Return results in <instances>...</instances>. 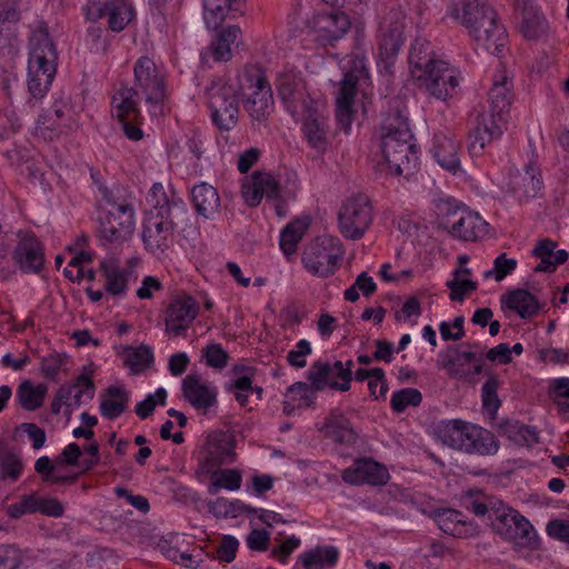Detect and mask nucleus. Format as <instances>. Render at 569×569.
<instances>
[{"label": "nucleus", "instance_id": "nucleus-27", "mask_svg": "<svg viewBox=\"0 0 569 569\" xmlns=\"http://www.w3.org/2000/svg\"><path fill=\"white\" fill-rule=\"evenodd\" d=\"M450 378L467 379L482 371V355L471 350H456L455 357L440 363Z\"/></svg>", "mask_w": 569, "mask_h": 569}, {"label": "nucleus", "instance_id": "nucleus-13", "mask_svg": "<svg viewBox=\"0 0 569 569\" xmlns=\"http://www.w3.org/2000/svg\"><path fill=\"white\" fill-rule=\"evenodd\" d=\"M460 72L443 60L433 62L419 79L426 91L437 100L446 101L458 93Z\"/></svg>", "mask_w": 569, "mask_h": 569}, {"label": "nucleus", "instance_id": "nucleus-44", "mask_svg": "<svg viewBox=\"0 0 569 569\" xmlns=\"http://www.w3.org/2000/svg\"><path fill=\"white\" fill-rule=\"evenodd\" d=\"M308 218H300L288 223L280 234V248L288 257L296 252L298 243L309 228Z\"/></svg>", "mask_w": 569, "mask_h": 569}, {"label": "nucleus", "instance_id": "nucleus-20", "mask_svg": "<svg viewBox=\"0 0 569 569\" xmlns=\"http://www.w3.org/2000/svg\"><path fill=\"white\" fill-rule=\"evenodd\" d=\"M505 120L482 111L468 133V150L472 156L482 154L485 148L502 134Z\"/></svg>", "mask_w": 569, "mask_h": 569}, {"label": "nucleus", "instance_id": "nucleus-29", "mask_svg": "<svg viewBox=\"0 0 569 569\" xmlns=\"http://www.w3.org/2000/svg\"><path fill=\"white\" fill-rule=\"evenodd\" d=\"M321 431L326 438L345 447L355 445L358 439V433L352 428L350 420L338 410L329 415Z\"/></svg>", "mask_w": 569, "mask_h": 569}, {"label": "nucleus", "instance_id": "nucleus-26", "mask_svg": "<svg viewBox=\"0 0 569 569\" xmlns=\"http://www.w3.org/2000/svg\"><path fill=\"white\" fill-rule=\"evenodd\" d=\"M77 389L74 395V407H79L82 405V398L91 400L94 396V385L92 380L87 376H79L76 381L71 385H62L52 402H51V412L58 415L61 410L62 405L67 407H72L71 403V393Z\"/></svg>", "mask_w": 569, "mask_h": 569}, {"label": "nucleus", "instance_id": "nucleus-17", "mask_svg": "<svg viewBox=\"0 0 569 569\" xmlns=\"http://www.w3.org/2000/svg\"><path fill=\"white\" fill-rule=\"evenodd\" d=\"M198 301L188 295H177L166 310V332L173 337L182 336L199 313Z\"/></svg>", "mask_w": 569, "mask_h": 569}, {"label": "nucleus", "instance_id": "nucleus-54", "mask_svg": "<svg viewBox=\"0 0 569 569\" xmlns=\"http://www.w3.org/2000/svg\"><path fill=\"white\" fill-rule=\"evenodd\" d=\"M286 398L297 402L298 408H307L313 403L316 390L310 385L298 381L288 388Z\"/></svg>", "mask_w": 569, "mask_h": 569}, {"label": "nucleus", "instance_id": "nucleus-34", "mask_svg": "<svg viewBox=\"0 0 569 569\" xmlns=\"http://www.w3.org/2000/svg\"><path fill=\"white\" fill-rule=\"evenodd\" d=\"M106 283L104 289L111 296H122L126 293L127 284L132 276V269H121L116 258L103 259L100 263Z\"/></svg>", "mask_w": 569, "mask_h": 569}, {"label": "nucleus", "instance_id": "nucleus-52", "mask_svg": "<svg viewBox=\"0 0 569 569\" xmlns=\"http://www.w3.org/2000/svg\"><path fill=\"white\" fill-rule=\"evenodd\" d=\"M70 128V123L58 121L53 118L51 112H47L46 114L40 116L37 120L36 132L44 139L52 140L63 133L66 129Z\"/></svg>", "mask_w": 569, "mask_h": 569}, {"label": "nucleus", "instance_id": "nucleus-57", "mask_svg": "<svg viewBox=\"0 0 569 569\" xmlns=\"http://www.w3.org/2000/svg\"><path fill=\"white\" fill-rule=\"evenodd\" d=\"M167 399V391L164 388H158L154 393L148 395L144 400L139 402L136 407V413L141 419H147L152 415L157 405L163 406Z\"/></svg>", "mask_w": 569, "mask_h": 569}, {"label": "nucleus", "instance_id": "nucleus-45", "mask_svg": "<svg viewBox=\"0 0 569 569\" xmlns=\"http://www.w3.org/2000/svg\"><path fill=\"white\" fill-rule=\"evenodd\" d=\"M339 557V551L335 547H317L303 552L300 557L305 569H326L333 567Z\"/></svg>", "mask_w": 569, "mask_h": 569}, {"label": "nucleus", "instance_id": "nucleus-39", "mask_svg": "<svg viewBox=\"0 0 569 569\" xmlns=\"http://www.w3.org/2000/svg\"><path fill=\"white\" fill-rule=\"evenodd\" d=\"M501 301L508 309L517 312L522 319L537 315L540 309L536 297L525 289L510 291Z\"/></svg>", "mask_w": 569, "mask_h": 569}, {"label": "nucleus", "instance_id": "nucleus-4", "mask_svg": "<svg viewBox=\"0 0 569 569\" xmlns=\"http://www.w3.org/2000/svg\"><path fill=\"white\" fill-rule=\"evenodd\" d=\"M208 107L214 126L222 131L232 130L239 121V97L241 84L238 74L234 78L213 80L207 89Z\"/></svg>", "mask_w": 569, "mask_h": 569}, {"label": "nucleus", "instance_id": "nucleus-56", "mask_svg": "<svg viewBox=\"0 0 569 569\" xmlns=\"http://www.w3.org/2000/svg\"><path fill=\"white\" fill-rule=\"evenodd\" d=\"M498 387L499 380L496 377H490L482 386V407L492 417L501 403L497 395Z\"/></svg>", "mask_w": 569, "mask_h": 569}, {"label": "nucleus", "instance_id": "nucleus-55", "mask_svg": "<svg viewBox=\"0 0 569 569\" xmlns=\"http://www.w3.org/2000/svg\"><path fill=\"white\" fill-rule=\"evenodd\" d=\"M422 401V395L418 389L405 388L395 392L391 397V408L396 412L405 411L409 406L417 407Z\"/></svg>", "mask_w": 569, "mask_h": 569}, {"label": "nucleus", "instance_id": "nucleus-23", "mask_svg": "<svg viewBox=\"0 0 569 569\" xmlns=\"http://www.w3.org/2000/svg\"><path fill=\"white\" fill-rule=\"evenodd\" d=\"M342 479L350 485L382 486L389 479L388 470L370 458L358 459L342 472Z\"/></svg>", "mask_w": 569, "mask_h": 569}, {"label": "nucleus", "instance_id": "nucleus-6", "mask_svg": "<svg viewBox=\"0 0 569 569\" xmlns=\"http://www.w3.org/2000/svg\"><path fill=\"white\" fill-rule=\"evenodd\" d=\"M238 77L241 94L251 91L244 101V109L253 124L261 126L272 111V91L267 78L256 68H244Z\"/></svg>", "mask_w": 569, "mask_h": 569}, {"label": "nucleus", "instance_id": "nucleus-48", "mask_svg": "<svg viewBox=\"0 0 569 569\" xmlns=\"http://www.w3.org/2000/svg\"><path fill=\"white\" fill-rule=\"evenodd\" d=\"M502 433L519 446H532L538 443L539 435L533 427L518 422H507L501 427Z\"/></svg>", "mask_w": 569, "mask_h": 569}, {"label": "nucleus", "instance_id": "nucleus-31", "mask_svg": "<svg viewBox=\"0 0 569 569\" xmlns=\"http://www.w3.org/2000/svg\"><path fill=\"white\" fill-rule=\"evenodd\" d=\"M186 399L196 408L207 410L216 402V389L199 375H189L182 382Z\"/></svg>", "mask_w": 569, "mask_h": 569}, {"label": "nucleus", "instance_id": "nucleus-38", "mask_svg": "<svg viewBox=\"0 0 569 569\" xmlns=\"http://www.w3.org/2000/svg\"><path fill=\"white\" fill-rule=\"evenodd\" d=\"M439 59L433 57L430 42L423 39H416L410 47L409 66L411 76L421 79L426 70Z\"/></svg>", "mask_w": 569, "mask_h": 569}, {"label": "nucleus", "instance_id": "nucleus-21", "mask_svg": "<svg viewBox=\"0 0 569 569\" xmlns=\"http://www.w3.org/2000/svg\"><path fill=\"white\" fill-rule=\"evenodd\" d=\"M19 242L12 252V259L24 273H38L44 263L43 249L31 233L19 232Z\"/></svg>", "mask_w": 569, "mask_h": 569}, {"label": "nucleus", "instance_id": "nucleus-36", "mask_svg": "<svg viewBox=\"0 0 569 569\" xmlns=\"http://www.w3.org/2000/svg\"><path fill=\"white\" fill-rule=\"evenodd\" d=\"M432 153L442 168L457 172L460 167L459 142L453 137L436 134Z\"/></svg>", "mask_w": 569, "mask_h": 569}, {"label": "nucleus", "instance_id": "nucleus-43", "mask_svg": "<svg viewBox=\"0 0 569 569\" xmlns=\"http://www.w3.org/2000/svg\"><path fill=\"white\" fill-rule=\"evenodd\" d=\"M108 26L112 31H121L133 19L134 10L128 0H110L106 3Z\"/></svg>", "mask_w": 569, "mask_h": 569}, {"label": "nucleus", "instance_id": "nucleus-37", "mask_svg": "<svg viewBox=\"0 0 569 569\" xmlns=\"http://www.w3.org/2000/svg\"><path fill=\"white\" fill-rule=\"evenodd\" d=\"M197 212L206 219L213 218L220 209V196L214 187L207 182L196 184L191 191Z\"/></svg>", "mask_w": 569, "mask_h": 569}, {"label": "nucleus", "instance_id": "nucleus-42", "mask_svg": "<svg viewBox=\"0 0 569 569\" xmlns=\"http://www.w3.org/2000/svg\"><path fill=\"white\" fill-rule=\"evenodd\" d=\"M128 402L129 393L123 387H109L101 399L100 412L104 418L113 420L127 410Z\"/></svg>", "mask_w": 569, "mask_h": 569}, {"label": "nucleus", "instance_id": "nucleus-62", "mask_svg": "<svg viewBox=\"0 0 569 569\" xmlns=\"http://www.w3.org/2000/svg\"><path fill=\"white\" fill-rule=\"evenodd\" d=\"M207 558L209 553L194 548L191 552L182 551L178 565L191 569H210Z\"/></svg>", "mask_w": 569, "mask_h": 569}, {"label": "nucleus", "instance_id": "nucleus-2", "mask_svg": "<svg viewBox=\"0 0 569 569\" xmlns=\"http://www.w3.org/2000/svg\"><path fill=\"white\" fill-rule=\"evenodd\" d=\"M57 52L47 29L34 30L30 38L28 90L31 99L41 100L56 74Z\"/></svg>", "mask_w": 569, "mask_h": 569}, {"label": "nucleus", "instance_id": "nucleus-8", "mask_svg": "<svg viewBox=\"0 0 569 569\" xmlns=\"http://www.w3.org/2000/svg\"><path fill=\"white\" fill-rule=\"evenodd\" d=\"M406 14L400 9H392L383 16L378 29V63L391 73L398 53L405 40Z\"/></svg>", "mask_w": 569, "mask_h": 569}, {"label": "nucleus", "instance_id": "nucleus-14", "mask_svg": "<svg viewBox=\"0 0 569 569\" xmlns=\"http://www.w3.org/2000/svg\"><path fill=\"white\" fill-rule=\"evenodd\" d=\"M134 84L146 102L159 108L166 99L164 76L148 57H141L134 66Z\"/></svg>", "mask_w": 569, "mask_h": 569}, {"label": "nucleus", "instance_id": "nucleus-51", "mask_svg": "<svg viewBox=\"0 0 569 569\" xmlns=\"http://www.w3.org/2000/svg\"><path fill=\"white\" fill-rule=\"evenodd\" d=\"M153 362V355L149 347L140 346L130 351L124 357V365L133 375L140 373L148 369Z\"/></svg>", "mask_w": 569, "mask_h": 569}, {"label": "nucleus", "instance_id": "nucleus-11", "mask_svg": "<svg viewBox=\"0 0 569 569\" xmlns=\"http://www.w3.org/2000/svg\"><path fill=\"white\" fill-rule=\"evenodd\" d=\"M491 527L503 539L521 546H531L537 538L528 519L517 510L498 502L490 512Z\"/></svg>", "mask_w": 569, "mask_h": 569}, {"label": "nucleus", "instance_id": "nucleus-61", "mask_svg": "<svg viewBox=\"0 0 569 569\" xmlns=\"http://www.w3.org/2000/svg\"><path fill=\"white\" fill-rule=\"evenodd\" d=\"M332 372V368H330V363L316 361L310 367L307 378L310 381V386L316 391H321L327 387L326 373Z\"/></svg>", "mask_w": 569, "mask_h": 569}, {"label": "nucleus", "instance_id": "nucleus-22", "mask_svg": "<svg viewBox=\"0 0 569 569\" xmlns=\"http://www.w3.org/2000/svg\"><path fill=\"white\" fill-rule=\"evenodd\" d=\"M512 87V78L508 71L505 68L500 69L492 78V86L488 93V109L483 111L506 121L513 98Z\"/></svg>", "mask_w": 569, "mask_h": 569}, {"label": "nucleus", "instance_id": "nucleus-12", "mask_svg": "<svg viewBox=\"0 0 569 569\" xmlns=\"http://www.w3.org/2000/svg\"><path fill=\"white\" fill-rule=\"evenodd\" d=\"M373 218L372 207L367 197L349 198L340 208L338 227L341 234L350 240H359L369 229Z\"/></svg>", "mask_w": 569, "mask_h": 569}, {"label": "nucleus", "instance_id": "nucleus-49", "mask_svg": "<svg viewBox=\"0 0 569 569\" xmlns=\"http://www.w3.org/2000/svg\"><path fill=\"white\" fill-rule=\"evenodd\" d=\"M212 481L208 488L210 495H216L220 489L230 491L238 490L241 487L242 477L237 469H221L212 475Z\"/></svg>", "mask_w": 569, "mask_h": 569}, {"label": "nucleus", "instance_id": "nucleus-59", "mask_svg": "<svg viewBox=\"0 0 569 569\" xmlns=\"http://www.w3.org/2000/svg\"><path fill=\"white\" fill-rule=\"evenodd\" d=\"M446 286L450 289L449 298L451 301L462 302L467 295L477 290V283L470 279H451Z\"/></svg>", "mask_w": 569, "mask_h": 569}, {"label": "nucleus", "instance_id": "nucleus-5", "mask_svg": "<svg viewBox=\"0 0 569 569\" xmlns=\"http://www.w3.org/2000/svg\"><path fill=\"white\" fill-rule=\"evenodd\" d=\"M102 198L110 209L100 217V237L108 242L117 243L129 240L136 224V210L131 198H119L109 189L103 190Z\"/></svg>", "mask_w": 569, "mask_h": 569}, {"label": "nucleus", "instance_id": "nucleus-1", "mask_svg": "<svg viewBox=\"0 0 569 569\" xmlns=\"http://www.w3.org/2000/svg\"><path fill=\"white\" fill-rule=\"evenodd\" d=\"M381 151L391 174H410L417 166V148L408 121L399 112L383 123Z\"/></svg>", "mask_w": 569, "mask_h": 569}, {"label": "nucleus", "instance_id": "nucleus-24", "mask_svg": "<svg viewBox=\"0 0 569 569\" xmlns=\"http://www.w3.org/2000/svg\"><path fill=\"white\" fill-rule=\"evenodd\" d=\"M20 14L17 8L8 0L0 2V58L8 57L9 62L19 51V42L14 30Z\"/></svg>", "mask_w": 569, "mask_h": 569}, {"label": "nucleus", "instance_id": "nucleus-25", "mask_svg": "<svg viewBox=\"0 0 569 569\" xmlns=\"http://www.w3.org/2000/svg\"><path fill=\"white\" fill-rule=\"evenodd\" d=\"M241 29L231 24L221 29L211 43L201 52V61L209 64L210 60L214 62H227L232 59V44H238L241 40Z\"/></svg>", "mask_w": 569, "mask_h": 569}, {"label": "nucleus", "instance_id": "nucleus-30", "mask_svg": "<svg viewBox=\"0 0 569 569\" xmlns=\"http://www.w3.org/2000/svg\"><path fill=\"white\" fill-rule=\"evenodd\" d=\"M243 0H203V20L208 29H217L227 18L242 14Z\"/></svg>", "mask_w": 569, "mask_h": 569}, {"label": "nucleus", "instance_id": "nucleus-32", "mask_svg": "<svg viewBox=\"0 0 569 569\" xmlns=\"http://www.w3.org/2000/svg\"><path fill=\"white\" fill-rule=\"evenodd\" d=\"M450 232L466 241H475L488 232V223L477 212L462 210Z\"/></svg>", "mask_w": 569, "mask_h": 569}, {"label": "nucleus", "instance_id": "nucleus-64", "mask_svg": "<svg viewBox=\"0 0 569 569\" xmlns=\"http://www.w3.org/2000/svg\"><path fill=\"white\" fill-rule=\"evenodd\" d=\"M67 357L59 353H50L41 361V372L46 378L53 379L66 363Z\"/></svg>", "mask_w": 569, "mask_h": 569}, {"label": "nucleus", "instance_id": "nucleus-50", "mask_svg": "<svg viewBox=\"0 0 569 569\" xmlns=\"http://www.w3.org/2000/svg\"><path fill=\"white\" fill-rule=\"evenodd\" d=\"M521 32L527 39L540 40L548 36L549 26L542 14L528 11L523 17Z\"/></svg>", "mask_w": 569, "mask_h": 569}, {"label": "nucleus", "instance_id": "nucleus-47", "mask_svg": "<svg viewBox=\"0 0 569 569\" xmlns=\"http://www.w3.org/2000/svg\"><path fill=\"white\" fill-rule=\"evenodd\" d=\"M47 386H33L30 381H23L17 392L20 406L29 411L40 408L47 393Z\"/></svg>", "mask_w": 569, "mask_h": 569}, {"label": "nucleus", "instance_id": "nucleus-15", "mask_svg": "<svg viewBox=\"0 0 569 569\" xmlns=\"http://www.w3.org/2000/svg\"><path fill=\"white\" fill-rule=\"evenodd\" d=\"M292 117L301 122V131L308 146L318 153H323L330 142V126L320 109V103L316 102Z\"/></svg>", "mask_w": 569, "mask_h": 569}, {"label": "nucleus", "instance_id": "nucleus-3", "mask_svg": "<svg viewBox=\"0 0 569 569\" xmlns=\"http://www.w3.org/2000/svg\"><path fill=\"white\" fill-rule=\"evenodd\" d=\"M435 432L443 445L468 453L483 456L498 451V443L491 432L459 419L442 421Z\"/></svg>", "mask_w": 569, "mask_h": 569}, {"label": "nucleus", "instance_id": "nucleus-46", "mask_svg": "<svg viewBox=\"0 0 569 569\" xmlns=\"http://www.w3.org/2000/svg\"><path fill=\"white\" fill-rule=\"evenodd\" d=\"M24 470V462L20 452L6 450L0 453V481L13 483L18 481Z\"/></svg>", "mask_w": 569, "mask_h": 569}, {"label": "nucleus", "instance_id": "nucleus-7", "mask_svg": "<svg viewBox=\"0 0 569 569\" xmlns=\"http://www.w3.org/2000/svg\"><path fill=\"white\" fill-rule=\"evenodd\" d=\"M188 218L184 208H167L151 213L144 221L142 240L146 249L157 256L164 253L172 243L173 231Z\"/></svg>", "mask_w": 569, "mask_h": 569}, {"label": "nucleus", "instance_id": "nucleus-41", "mask_svg": "<svg viewBox=\"0 0 569 569\" xmlns=\"http://www.w3.org/2000/svg\"><path fill=\"white\" fill-rule=\"evenodd\" d=\"M138 91L133 88H120L112 97V110L118 120L138 118Z\"/></svg>", "mask_w": 569, "mask_h": 569}, {"label": "nucleus", "instance_id": "nucleus-10", "mask_svg": "<svg viewBox=\"0 0 569 569\" xmlns=\"http://www.w3.org/2000/svg\"><path fill=\"white\" fill-rule=\"evenodd\" d=\"M350 62V68L345 72L339 83V91L336 98V117L346 132L349 131L352 123L358 86L361 81H367L369 78L363 59L355 58Z\"/></svg>", "mask_w": 569, "mask_h": 569}, {"label": "nucleus", "instance_id": "nucleus-40", "mask_svg": "<svg viewBox=\"0 0 569 569\" xmlns=\"http://www.w3.org/2000/svg\"><path fill=\"white\" fill-rule=\"evenodd\" d=\"M252 176L259 188L261 200L266 197L268 201L274 202L278 214L283 216L282 206L278 202H284L289 198H293L295 194H282L279 182L270 172L258 170Z\"/></svg>", "mask_w": 569, "mask_h": 569}, {"label": "nucleus", "instance_id": "nucleus-63", "mask_svg": "<svg viewBox=\"0 0 569 569\" xmlns=\"http://www.w3.org/2000/svg\"><path fill=\"white\" fill-rule=\"evenodd\" d=\"M206 363L216 369H222L228 365L229 356L219 343H212L203 349Z\"/></svg>", "mask_w": 569, "mask_h": 569}, {"label": "nucleus", "instance_id": "nucleus-53", "mask_svg": "<svg viewBox=\"0 0 569 569\" xmlns=\"http://www.w3.org/2000/svg\"><path fill=\"white\" fill-rule=\"evenodd\" d=\"M239 548V541L230 535H226L221 538L220 543L216 547L212 556L209 555L207 558L208 563H212L214 560L220 562H231L234 560Z\"/></svg>", "mask_w": 569, "mask_h": 569}, {"label": "nucleus", "instance_id": "nucleus-35", "mask_svg": "<svg viewBox=\"0 0 569 569\" xmlns=\"http://www.w3.org/2000/svg\"><path fill=\"white\" fill-rule=\"evenodd\" d=\"M489 8L486 0H451L448 16L467 30Z\"/></svg>", "mask_w": 569, "mask_h": 569}, {"label": "nucleus", "instance_id": "nucleus-19", "mask_svg": "<svg viewBox=\"0 0 569 569\" xmlns=\"http://www.w3.org/2000/svg\"><path fill=\"white\" fill-rule=\"evenodd\" d=\"M277 90L291 114L301 113L307 107L317 102L307 93L302 78L293 71L279 74Z\"/></svg>", "mask_w": 569, "mask_h": 569}, {"label": "nucleus", "instance_id": "nucleus-16", "mask_svg": "<svg viewBox=\"0 0 569 569\" xmlns=\"http://www.w3.org/2000/svg\"><path fill=\"white\" fill-rule=\"evenodd\" d=\"M467 32L479 48L490 53H499L507 37L491 7L468 27Z\"/></svg>", "mask_w": 569, "mask_h": 569}, {"label": "nucleus", "instance_id": "nucleus-58", "mask_svg": "<svg viewBox=\"0 0 569 569\" xmlns=\"http://www.w3.org/2000/svg\"><path fill=\"white\" fill-rule=\"evenodd\" d=\"M517 264L516 259L507 258L506 253H501L493 260V269L486 271L485 277H493L497 281H501L517 268Z\"/></svg>", "mask_w": 569, "mask_h": 569}, {"label": "nucleus", "instance_id": "nucleus-9", "mask_svg": "<svg viewBox=\"0 0 569 569\" xmlns=\"http://www.w3.org/2000/svg\"><path fill=\"white\" fill-rule=\"evenodd\" d=\"M343 253V248L337 238L321 236L306 246L302 263L310 273L328 277L336 272Z\"/></svg>", "mask_w": 569, "mask_h": 569}, {"label": "nucleus", "instance_id": "nucleus-33", "mask_svg": "<svg viewBox=\"0 0 569 569\" xmlns=\"http://www.w3.org/2000/svg\"><path fill=\"white\" fill-rule=\"evenodd\" d=\"M233 443L230 436L212 432L206 440V461L211 466L229 463L234 460Z\"/></svg>", "mask_w": 569, "mask_h": 569}, {"label": "nucleus", "instance_id": "nucleus-18", "mask_svg": "<svg viewBox=\"0 0 569 569\" xmlns=\"http://www.w3.org/2000/svg\"><path fill=\"white\" fill-rule=\"evenodd\" d=\"M308 26L315 33L317 42L326 46L341 39L350 28V20L341 11L318 12L308 20Z\"/></svg>", "mask_w": 569, "mask_h": 569}, {"label": "nucleus", "instance_id": "nucleus-28", "mask_svg": "<svg viewBox=\"0 0 569 569\" xmlns=\"http://www.w3.org/2000/svg\"><path fill=\"white\" fill-rule=\"evenodd\" d=\"M507 188L519 200L535 198L541 189L539 171L533 163H529L522 172H510Z\"/></svg>", "mask_w": 569, "mask_h": 569}, {"label": "nucleus", "instance_id": "nucleus-60", "mask_svg": "<svg viewBox=\"0 0 569 569\" xmlns=\"http://www.w3.org/2000/svg\"><path fill=\"white\" fill-rule=\"evenodd\" d=\"M462 505L467 510L472 511L477 516H486L490 517V512L493 507H498V502H487L485 497L479 495H473L471 492L467 493L462 499Z\"/></svg>", "mask_w": 569, "mask_h": 569}]
</instances>
